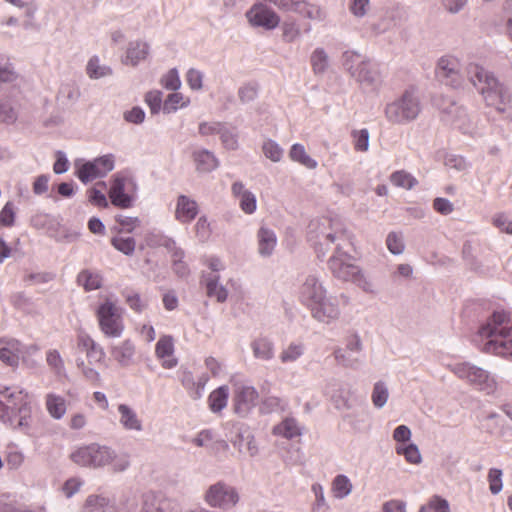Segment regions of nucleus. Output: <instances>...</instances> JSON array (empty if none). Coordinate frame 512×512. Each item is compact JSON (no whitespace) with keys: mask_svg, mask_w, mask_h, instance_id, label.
<instances>
[{"mask_svg":"<svg viewBox=\"0 0 512 512\" xmlns=\"http://www.w3.org/2000/svg\"><path fill=\"white\" fill-rule=\"evenodd\" d=\"M307 239L319 259L326 256L332 244L335 245L328 260V269L335 278L350 282L358 274L360 267L344 250L350 244V234L341 222L326 217L314 219L308 225Z\"/></svg>","mask_w":512,"mask_h":512,"instance_id":"f257e3e1","label":"nucleus"},{"mask_svg":"<svg viewBox=\"0 0 512 512\" xmlns=\"http://www.w3.org/2000/svg\"><path fill=\"white\" fill-rule=\"evenodd\" d=\"M485 340L481 350L502 357L512 356V315L505 310L494 311L486 324L479 329Z\"/></svg>","mask_w":512,"mask_h":512,"instance_id":"f03ea898","label":"nucleus"},{"mask_svg":"<svg viewBox=\"0 0 512 512\" xmlns=\"http://www.w3.org/2000/svg\"><path fill=\"white\" fill-rule=\"evenodd\" d=\"M466 75L488 106L499 112H506L512 107V94L509 89L482 66L476 63L468 64Z\"/></svg>","mask_w":512,"mask_h":512,"instance_id":"7ed1b4c3","label":"nucleus"},{"mask_svg":"<svg viewBox=\"0 0 512 512\" xmlns=\"http://www.w3.org/2000/svg\"><path fill=\"white\" fill-rule=\"evenodd\" d=\"M0 420L23 430L32 424V407L28 393L19 388L0 390Z\"/></svg>","mask_w":512,"mask_h":512,"instance_id":"20e7f679","label":"nucleus"},{"mask_svg":"<svg viewBox=\"0 0 512 512\" xmlns=\"http://www.w3.org/2000/svg\"><path fill=\"white\" fill-rule=\"evenodd\" d=\"M341 59L344 70L362 89L377 91L380 88L382 79L378 65L368 56L355 50H346Z\"/></svg>","mask_w":512,"mask_h":512,"instance_id":"39448f33","label":"nucleus"},{"mask_svg":"<svg viewBox=\"0 0 512 512\" xmlns=\"http://www.w3.org/2000/svg\"><path fill=\"white\" fill-rule=\"evenodd\" d=\"M139 193V184L129 170L118 171L110 179L108 198L110 203L119 209L132 208Z\"/></svg>","mask_w":512,"mask_h":512,"instance_id":"423d86ee","label":"nucleus"},{"mask_svg":"<svg viewBox=\"0 0 512 512\" xmlns=\"http://www.w3.org/2000/svg\"><path fill=\"white\" fill-rule=\"evenodd\" d=\"M421 111L418 91L415 87L407 88L399 98L387 104L385 114L392 124L406 125L416 119Z\"/></svg>","mask_w":512,"mask_h":512,"instance_id":"0eeeda50","label":"nucleus"},{"mask_svg":"<svg viewBox=\"0 0 512 512\" xmlns=\"http://www.w3.org/2000/svg\"><path fill=\"white\" fill-rule=\"evenodd\" d=\"M110 457L109 446L98 443L78 446L70 454V459L74 464L90 469L104 468Z\"/></svg>","mask_w":512,"mask_h":512,"instance_id":"6e6552de","label":"nucleus"},{"mask_svg":"<svg viewBox=\"0 0 512 512\" xmlns=\"http://www.w3.org/2000/svg\"><path fill=\"white\" fill-rule=\"evenodd\" d=\"M100 331L108 338H119L124 331L122 310L111 300L106 299L96 309Z\"/></svg>","mask_w":512,"mask_h":512,"instance_id":"1a4fd4ad","label":"nucleus"},{"mask_svg":"<svg viewBox=\"0 0 512 512\" xmlns=\"http://www.w3.org/2000/svg\"><path fill=\"white\" fill-rule=\"evenodd\" d=\"M452 372L460 379L467 380L476 389L490 395L497 388V382L486 370L470 363H457L452 366Z\"/></svg>","mask_w":512,"mask_h":512,"instance_id":"9d476101","label":"nucleus"},{"mask_svg":"<svg viewBox=\"0 0 512 512\" xmlns=\"http://www.w3.org/2000/svg\"><path fill=\"white\" fill-rule=\"evenodd\" d=\"M114 167V155L107 154L85 162L78 167L75 175L83 184H87L94 179L105 177Z\"/></svg>","mask_w":512,"mask_h":512,"instance_id":"9b49d317","label":"nucleus"},{"mask_svg":"<svg viewBox=\"0 0 512 512\" xmlns=\"http://www.w3.org/2000/svg\"><path fill=\"white\" fill-rule=\"evenodd\" d=\"M433 102L440 111L444 125L461 128L469 124L465 109L459 106L453 99L440 95L435 97Z\"/></svg>","mask_w":512,"mask_h":512,"instance_id":"f8f14e48","label":"nucleus"},{"mask_svg":"<svg viewBox=\"0 0 512 512\" xmlns=\"http://www.w3.org/2000/svg\"><path fill=\"white\" fill-rule=\"evenodd\" d=\"M204 500L211 507L229 509L239 501V495L234 487L220 481L206 490Z\"/></svg>","mask_w":512,"mask_h":512,"instance_id":"ddd939ff","label":"nucleus"},{"mask_svg":"<svg viewBox=\"0 0 512 512\" xmlns=\"http://www.w3.org/2000/svg\"><path fill=\"white\" fill-rule=\"evenodd\" d=\"M460 67V61L457 57L445 55L437 62L436 75L445 85L459 88L463 82Z\"/></svg>","mask_w":512,"mask_h":512,"instance_id":"4468645a","label":"nucleus"},{"mask_svg":"<svg viewBox=\"0 0 512 512\" xmlns=\"http://www.w3.org/2000/svg\"><path fill=\"white\" fill-rule=\"evenodd\" d=\"M259 393L254 386L237 383L234 385V411L241 417L247 416L256 406Z\"/></svg>","mask_w":512,"mask_h":512,"instance_id":"2eb2a0df","label":"nucleus"},{"mask_svg":"<svg viewBox=\"0 0 512 512\" xmlns=\"http://www.w3.org/2000/svg\"><path fill=\"white\" fill-rule=\"evenodd\" d=\"M308 310L313 319L324 324H330L337 320L341 313L336 299L328 293L311 305Z\"/></svg>","mask_w":512,"mask_h":512,"instance_id":"dca6fc26","label":"nucleus"},{"mask_svg":"<svg viewBox=\"0 0 512 512\" xmlns=\"http://www.w3.org/2000/svg\"><path fill=\"white\" fill-rule=\"evenodd\" d=\"M246 17L253 27H260L265 30H273L280 23L279 15L264 3L254 4L246 12Z\"/></svg>","mask_w":512,"mask_h":512,"instance_id":"f3484780","label":"nucleus"},{"mask_svg":"<svg viewBox=\"0 0 512 512\" xmlns=\"http://www.w3.org/2000/svg\"><path fill=\"white\" fill-rule=\"evenodd\" d=\"M327 292L322 280L316 274H309L299 287L298 299L308 309Z\"/></svg>","mask_w":512,"mask_h":512,"instance_id":"a211bd4d","label":"nucleus"},{"mask_svg":"<svg viewBox=\"0 0 512 512\" xmlns=\"http://www.w3.org/2000/svg\"><path fill=\"white\" fill-rule=\"evenodd\" d=\"M22 352L23 345L18 340L0 338V361L5 365L18 366Z\"/></svg>","mask_w":512,"mask_h":512,"instance_id":"6ab92c4d","label":"nucleus"},{"mask_svg":"<svg viewBox=\"0 0 512 512\" xmlns=\"http://www.w3.org/2000/svg\"><path fill=\"white\" fill-rule=\"evenodd\" d=\"M196 171L199 174H208L215 171L220 161L215 154L207 149H196L192 153Z\"/></svg>","mask_w":512,"mask_h":512,"instance_id":"aec40b11","label":"nucleus"},{"mask_svg":"<svg viewBox=\"0 0 512 512\" xmlns=\"http://www.w3.org/2000/svg\"><path fill=\"white\" fill-rule=\"evenodd\" d=\"M199 207L195 200L186 195H180L177 198L175 218L183 223H191L198 215Z\"/></svg>","mask_w":512,"mask_h":512,"instance_id":"412c9836","label":"nucleus"},{"mask_svg":"<svg viewBox=\"0 0 512 512\" xmlns=\"http://www.w3.org/2000/svg\"><path fill=\"white\" fill-rule=\"evenodd\" d=\"M174 353L173 338L170 335H164L159 338L155 346V354L157 358L163 359L162 367L165 369H172L177 366L178 360L176 358L166 357L172 356Z\"/></svg>","mask_w":512,"mask_h":512,"instance_id":"4be33fe9","label":"nucleus"},{"mask_svg":"<svg viewBox=\"0 0 512 512\" xmlns=\"http://www.w3.org/2000/svg\"><path fill=\"white\" fill-rule=\"evenodd\" d=\"M143 501L145 502L147 512H174L175 509V503L162 494L154 492L145 493Z\"/></svg>","mask_w":512,"mask_h":512,"instance_id":"5701e85b","label":"nucleus"},{"mask_svg":"<svg viewBox=\"0 0 512 512\" xmlns=\"http://www.w3.org/2000/svg\"><path fill=\"white\" fill-rule=\"evenodd\" d=\"M111 355L120 366L128 367L134 361L135 345L130 339H126L111 347Z\"/></svg>","mask_w":512,"mask_h":512,"instance_id":"b1692460","label":"nucleus"},{"mask_svg":"<svg viewBox=\"0 0 512 512\" xmlns=\"http://www.w3.org/2000/svg\"><path fill=\"white\" fill-rule=\"evenodd\" d=\"M309 62L315 76H324L331 67V60L323 47H316L310 54Z\"/></svg>","mask_w":512,"mask_h":512,"instance_id":"393cba45","label":"nucleus"},{"mask_svg":"<svg viewBox=\"0 0 512 512\" xmlns=\"http://www.w3.org/2000/svg\"><path fill=\"white\" fill-rule=\"evenodd\" d=\"M258 253L261 257H270L277 245V237L272 229L261 227L257 232Z\"/></svg>","mask_w":512,"mask_h":512,"instance_id":"a878e982","label":"nucleus"},{"mask_svg":"<svg viewBox=\"0 0 512 512\" xmlns=\"http://www.w3.org/2000/svg\"><path fill=\"white\" fill-rule=\"evenodd\" d=\"M303 433V426L294 417H286L273 428V434L291 440L300 437Z\"/></svg>","mask_w":512,"mask_h":512,"instance_id":"bb28decb","label":"nucleus"},{"mask_svg":"<svg viewBox=\"0 0 512 512\" xmlns=\"http://www.w3.org/2000/svg\"><path fill=\"white\" fill-rule=\"evenodd\" d=\"M292 12L313 21H323L326 18L325 11L319 5L307 0H296Z\"/></svg>","mask_w":512,"mask_h":512,"instance_id":"cd10ccee","label":"nucleus"},{"mask_svg":"<svg viewBox=\"0 0 512 512\" xmlns=\"http://www.w3.org/2000/svg\"><path fill=\"white\" fill-rule=\"evenodd\" d=\"M253 356L262 361H270L275 355V346L271 339L258 337L251 342Z\"/></svg>","mask_w":512,"mask_h":512,"instance_id":"c85d7f7f","label":"nucleus"},{"mask_svg":"<svg viewBox=\"0 0 512 512\" xmlns=\"http://www.w3.org/2000/svg\"><path fill=\"white\" fill-rule=\"evenodd\" d=\"M76 281L86 292H90L102 287L103 276L98 271L83 269L78 273Z\"/></svg>","mask_w":512,"mask_h":512,"instance_id":"c756f323","label":"nucleus"},{"mask_svg":"<svg viewBox=\"0 0 512 512\" xmlns=\"http://www.w3.org/2000/svg\"><path fill=\"white\" fill-rule=\"evenodd\" d=\"M120 415L119 422L124 429L130 431H142V421L138 418L137 413L127 404H120L118 406Z\"/></svg>","mask_w":512,"mask_h":512,"instance_id":"7c9ffc66","label":"nucleus"},{"mask_svg":"<svg viewBox=\"0 0 512 512\" xmlns=\"http://www.w3.org/2000/svg\"><path fill=\"white\" fill-rule=\"evenodd\" d=\"M220 277L216 274H209L205 277L206 294L210 298H216L217 302L223 303L228 298L227 289L219 283Z\"/></svg>","mask_w":512,"mask_h":512,"instance_id":"2f4dec72","label":"nucleus"},{"mask_svg":"<svg viewBox=\"0 0 512 512\" xmlns=\"http://www.w3.org/2000/svg\"><path fill=\"white\" fill-rule=\"evenodd\" d=\"M149 54V45L143 41L130 42L126 51L125 63L136 66Z\"/></svg>","mask_w":512,"mask_h":512,"instance_id":"473e14b6","label":"nucleus"},{"mask_svg":"<svg viewBox=\"0 0 512 512\" xmlns=\"http://www.w3.org/2000/svg\"><path fill=\"white\" fill-rule=\"evenodd\" d=\"M289 402L287 399L278 396H264L260 403V412L263 414H271L284 412L287 410Z\"/></svg>","mask_w":512,"mask_h":512,"instance_id":"72a5a7b5","label":"nucleus"},{"mask_svg":"<svg viewBox=\"0 0 512 512\" xmlns=\"http://www.w3.org/2000/svg\"><path fill=\"white\" fill-rule=\"evenodd\" d=\"M45 405L49 415L56 420L61 419L66 413V401L60 395L54 393L47 394Z\"/></svg>","mask_w":512,"mask_h":512,"instance_id":"f704fd0d","label":"nucleus"},{"mask_svg":"<svg viewBox=\"0 0 512 512\" xmlns=\"http://www.w3.org/2000/svg\"><path fill=\"white\" fill-rule=\"evenodd\" d=\"M229 389L226 385L213 390L208 397V405L213 413L221 412L227 405Z\"/></svg>","mask_w":512,"mask_h":512,"instance_id":"c9c22d12","label":"nucleus"},{"mask_svg":"<svg viewBox=\"0 0 512 512\" xmlns=\"http://www.w3.org/2000/svg\"><path fill=\"white\" fill-rule=\"evenodd\" d=\"M189 104V97L184 96L180 92L173 91V93H170L163 102V113H174L180 108L187 107Z\"/></svg>","mask_w":512,"mask_h":512,"instance_id":"e433bc0d","label":"nucleus"},{"mask_svg":"<svg viewBox=\"0 0 512 512\" xmlns=\"http://www.w3.org/2000/svg\"><path fill=\"white\" fill-rule=\"evenodd\" d=\"M334 357L337 363L343 367L357 369L363 363V357L351 352H346L342 348L334 350Z\"/></svg>","mask_w":512,"mask_h":512,"instance_id":"4c0bfd02","label":"nucleus"},{"mask_svg":"<svg viewBox=\"0 0 512 512\" xmlns=\"http://www.w3.org/2000/svg\"><path fill=\"white\" fill-rule=\"evenodd\" d=\"M86 512H114L113 506L107 497L100 495H90L85 503Z\"/></svg>","mask_w":512,"mask_h":512,"instance_id":"58836bf2","label":"nucleus"},{"mask_svg":"<svg viewBox=\"0 0 512 512\" xmlns=\"http://www.w3.org/2000/svg\"><path fill=\"white\" fill-rule=\"evenodd\" d=\"M86 73L91 79H100L110 76L112 69L107 65H102L98 56H93L87 63Z\"/></svg>","mask_w":512,"mask_h":512,"instance_id":"ea45409f","label":"nucleus"},{"mask_svg":"<svg viewBox=\"0 0 512 512\" xmlns=\"http://www.w3.org/2000/svg\"><path fill=\"white\" fill-rule=\"evenodd\" d=\"M353 485L350 479L344 475H337L332 481V492L335 498L344 499L352 492Z\"/></svg>","mask_w":512,"mask_h":512,"instance_id":"a19ab883","label":"nucleus"},{"mask_svg":"<svg viewBox=\"0 0 512 512\" xmlns=\"http://www.w3.org/2000/svg\"><path fill=\"white\" fill-rule=\"evenodd\" d=\"M289 156L293 161L298 162L309 169L317 167V162L306 153L302 144H294L290 149Z\"/></svg>","mask_w":512,"mask_h":512,"instance_id":"79ce46f5","label":"nucleus"},{"mask_svg":"<svg viewBox=\"0 0 512 512\" xmlns=\"http://www.w3.org/2000/svg\"><path fill=\"white\" fill-rule=\"evenodd\" d=\"M109 452H111V457L107 460V466L110 465L113 472L121 473L130 467L129 454L124 452L118 454L111 447H109Z\"/></svg>","mask_w":512,"mask_h":512,"instance_id":"37998d69","label":"nucleus"},{"mask_svg":"<svg viewBox=\"0 0 512 512\" xmlns=\"http://www.w3.org/2000/svg\"><path fill=\"white\" fill-rule=\"evenodd\" d=\"M390 181L394 186L407 190L412 189L418 183L417 179L412 174L404 170L393 172L390 176Z\"/></svg>","mask_w":512,"mask_h":512,"instance_id":"c03bdc74","label":"nucleus"},{"mask_svg":"<svg viewBox=\"0 0 512 512\" xmlns=\"http://www.w3.org/2000/svg\"><path fill=\"white\" fill-rule=\"evenodd\" d=\"M389 398V390L385 382L377 381L373 386L371 400L373 405L381 409L385 406Z\"/></svg>","mask_w":512,"mask_h":512,"instance_id":"a18cd8bd","label":"nucleus"},{"mask_svg":"<svg viewBox=\"0 0 512 512\" xmlns=\"http://www.w3.org/2000/svg\"><path fill=\"white\" fill-rule=\"evenodd\" d=\"M282 37L285 42L292 43L301 36L300 25L295 19H287L283 22Z\"/></svg>","mask_w":512,"mask_h":512,"instance_id":"49530a36","label":"nucleus"},{"mask_svg":"<svg viewBox=\"0 0 512 512\" xmlns=\"http://www.w3.org/2000/svg\"><path fill=\"white\" fill-rule=\"evenodd\" d=\"M305 347L302 343L292 342L280 354L282 363L295 362L304 354Z\"/></svg>","mask_w":512,"mask_h":512,"instance_id":"de8ad7c7","label":"nucleus"},{"mask_svg":"<svg viewBox=\"0 0 512 512\" xmlns=\"http://www.w3.org/2000/svg\"><path fill=\"white\" fill-rule=\"evenodd\" d=\"M144 101L150 109L151 114H158L163 111V93L160 90H151L145 94Z\"/></svg>","mask_w":512,"mask_h":512,"instance_id":"09e8293b","label":"nucleus"},{"mask_svg":"<svg viewBox=\"0 0 512 512\" xmlns=\"http://www.w3.org/2000/svg\"><path fill=\"white\" fill-rule=\"evenodd\" d=\"M311 490L315 496L312 512H328L330 507L325 499L323 486L319 483H314Z\"/></svg>","mask_w":512,"mask_h":512,"instance_id":"8fccbe9b","label":"nucleus"},{"mask_svg":"<svg viewBox=\"0 0 512 512\" xmlns=\"http://www.w3.org/2000/svg\"><path fill=\"white\" fill-rule=\"evenodd\" d=\"M160 84L166 90L178 91L182 84L178 70L176 68L168 70V72L160 78Z\"/></svg>","mask_w":512,"mask_h":512,"instance_id":"3c124183","label":"nucleus"},{"mask_svg":"<svg viewBox=\"0 0 512 512\" xmlns=\"http://www.w3.org/2000/svg\"><path fill=\"white\" fill-rule=\"evenodd\" d=\"M112 246L119 252L130 256L134 253L136 241L133 237H113L111 239Z\"/></svg>","mask_w":512,"mask_h":512,"instance_id":"603ef678","label":"nucleus"},{"mask_svg":"<svg viewBox=\"0 0 512 512\" xmlns=\"http://www.w3.org/2000/svg\"><path fill=\"white\" fill-rule=\"evenodd\" d=\"M388 250L394 255H400L405 249L403 236L401 233L390 232L386 238Z\"/></svg>","mask_w":512,"mask_h":512,"instance_id":"864d4df0","label":"nucleus"},{"mask_svg":"<svg viewBox=\"0 0 512 512\" xmlns=\"http://www.w3.org/2000/svg\"><path fill=\"white\" fill-rule=\"evenodd\" d=\"M76 365L87 381H89L91 384L95 386L100 385L101 376L97 370L86 365L84 360L81 358L76 360Z\"/></svg>","mask_w":512,"mask_h":512,"instance_id":"5fc2aeb1","label":"nucleus"},{"mask_svg":"<svg viewBox=\"0 0 512 512\" xmlns=\"http://www.w3.org/2000/svg\"><path fill=\"white\" fill-rule=\"evenodd\" d=\"M396 452L399 455H403L407 462L411 464H419L422 461V457L418 447L411 443L405 447H397Z\"/></svg>","mask_w":512,"mask_h":512,"instance_id":"6e6d98bb","label":"nucleus"},{"mask_svg":"<svg viewBox=\"0 0 512 512\" xmlns=\"http://www.w3.org/2000/svg\"><path fill=\"white\" fill-rule=\"evenodd\" d=\"M79 97L80 90L74 85L66 84L60 89L59 100L62 102V104H73L78 100Z\"/></svg>","mask_w":512,"mask_h":512,"instance_id":"4d7b16f0","label":"nucleus"},{"mask_svg":"<svg viewBox=\"0 0 512 512\" xmlns=\"http://www.w3.org/2000/svg\"><path fill=\"white\" fill-rule=\"evenodd\" d=\"M262 150L264 155L273 162H279L282 159L283 149L273 140L265 141Z\"/></svg>","mask_w":512,"mask_h":512,"instance_id":"13d9d810","label":"nucleus"},{"mask_svg":"<svg viewBox=\"0 0 512 512\" xmlns=\"http://www.w3.org/2000/svg\"><path fill=\"white\" fill-rule=\"evenodd\" d=\"M15 205L8 201L0 211V225L4 227H12L15 224Z\"/></svg>","mask_w":512,"mask_h":512,"instance_id":"bf43d9fd","label":"nucleus"},{"mask_svg":"<svg viewBox=\"0 0 512 512\" xmlns=\"http://www.w3.org/2000/svg\"><path fill=\"white\" fill-rule=\"evenodd\" d=\"M502 470L498 468H491L488 472L489 490L492 494L500 493L503 488Z\"/></svg>","mask_w":512,"mask_h":512,"instance_id":"052dcab7","label":"nucleus"},{"mask_svg":"<svg viewBox=\"0 0 512 512\" xmlns=\"http://www.w3.org/2000/svg\"><path fill=\"white\" fill-rule=\"evenodd\" d=\"M348 8L354 17L363 18L370 10V0H350Z\"/></svg>","mask_w":512,"mask_h":512,"instance_id":"680f3d73","label":"nucleus"},{"mask_svg":"<svg viewBox=\"0 0 512 512\" xmlns=\"http://www.w3.org/2000/svg\"><path fill=\"white\" fill-rule=\"evenodd\" d=\"M258 95V87L256 84L248 83L241 86L238 90V97L242 103L254 101Z\"/></svg>","mask_w":512,"mask_h":512,"instance_id":"e2e57ef3","label":"nucleus"},{"mask_svg":"<svg viewBox=\"0 0 512 512\" xmlns=\"http://www.w3.org/2000/svg\"><path fill=\"white\" fill-rule=\"evenodd\" d=\"M239 200V206L245 214H253L257 209V200L253 192L249 191L244 195H241Z\"/></svg>","mask_w":512,"mask_h":512,"instance_id":"0e129e2a","label":"nucleus"},{"mask_svg":"<svg viewBox=\"0 0 512 512\" xmlns=\"http://www.w3.org/2000/svg\"><path fill=\"white\" fill-rule=\"evenodd\" d=\"M47 364L58 374H62L65 370L63 359L60 353L53 349L49 350L46 355Z\"/></svg>","mask_w":512,"mask_h":512,"instance_id":"69168bd1","label":"nucleus"},{"mask_svg":"<svg viewBox=\"0 0 512 512\" xmlns=\"http://www.w3.org/2000/svg\"><path fill=\"white\" fill-rule=\"evenodd\" d=\"M354 148L357 151L365 152L369 148V133L368 130H353L352 133Z\"/></svg>","mask_w":512,"mask_h":512,"instance_id":"338daca9","label":"nucleus"},{"mask_svg":"<svg viewBox=\"0 0 512 512\" xmlns=\"http://www.w3.org/2000/svg\"><path fill=\"white\" fill-rule=\"evenodd\" d=\"M88 201L97 207L107 208L109 203L107 197L103 192L98 190L96 187H92L87 190Z\"/></svg>","mask_w":512,"mask_h":512,"instance_id":"774afa93","label":"nucleus"}]
</instances>
